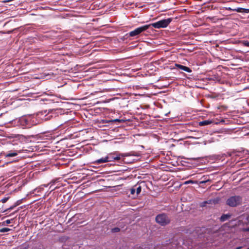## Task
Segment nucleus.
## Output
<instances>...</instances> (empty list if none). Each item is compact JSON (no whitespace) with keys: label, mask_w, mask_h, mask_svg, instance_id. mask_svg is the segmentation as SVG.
<instances>
[{"label":"nucleus","mask_w":249,"mask_h":249,"mask_svg":"<svg viewBox=\"0 0 249 249\" xmlns=\"http://www.w3.org/2000/svg\"><path fill=\"white\" fill-rule=\"evenodd\" d=\"M156 222L161 226H165L170 224L171 218L169 215L166 213H161L155 217Z\"/></svg>","instance_id":"nucleus-1"},{"label":"nucleus","mask_w":249,"mask_h":249,"mask_svg":"<svg viewBox=\"0 0 249 249\" xmlns=\"http://www.w3.org/2000/svg\"><path fill=\"white\" fill-rule=\"evenodd\" d=\"M172 21V18H168L167 19L160 20L155 23L150 24L148 25H150V27L152 26L154 28L157 29L165 28L168 26V25L171 23Z\"/></svg>","instance_id":"nucleus-2"},{"label":"nucleus","mask_w":249,"mask_h":249,"mask_svg":"<svg viewBox=\"0 0 249 249\" xmlns=\"http://www.w3.org/2000/svg\"><path fill=\"white\" fill-rule=\"evenodd\" d=\"M242 198L239 196H232L229 198L226 201V204L230 207H234L241 204Z\"/></svg>","instance_id":"nucleus-3"},{"label":"nucleus","mask_w":249,"mask_h":249,"mask_svg":"<svg viewBox=\"0 0 249 249\" xmlns=\"http://www.w3.org/2000/svg\"><path fill=\"white\" fill-rule=\"evenodd\" d=\"M150 27V25H145L144 26L139 27L136 29H135L134 30L128 33L129 36H138L140 35L141 33H142L143 32H144L148 29H149Z\"/></svg>","instance_id":"nucleus-4"},{"label":"nucleus","mask_w":249,"mask_h":249,"mask_svg":"<svg viewBox=\"0 0 249 249\" xmlns=\"http://www.w3.org/2000/svg\"><path fill=\"white\" fill-rule=\"evenodd\" d=\"M18 123L19 125L23 128H30L32 125L31 123V120L24 117H21L19 119Z\"/></svg>","instance_id":"nucleus-5"},{"label":"nucleus","mask_w":249,"mask_h":249,"mask_svg":"<svg viewBox=\"0 0 249 249\" xmlns=\"http://www.w3.org/2000/svg\"><path fill=\"white\" fill-rule=\"evenodd\" d=\"M123 154H117L116 153H110L107 155L108 161H112L114 160H118L121 159V157H124Z\"/></svg>","instance_id":"nucleus-6"},{"label":"nucleus","mask_w":249,"mask_h":249,"mask_svg":"<svg viewBox=\"0 0 249 249\" xmlns=\"http://www.w3.org/2000/svg\"><path fill=\"white\" fill-rule=\"evenodd\" d=\"M175 67L179 69L183 70L184 71H185L187 72H191L192 71V70L191 69H190L189 67H187L185 66H183L180 64H176Z\"/></svg>","instance_id":"nucleus-7"},{"label":"nucleus","mask_w":249,"mask_h":249,"mask_svg":"<svg viewBox=\"0 0 249 249\" xmlns=\"http://www.w3.org/2000/svg\"><path fill=\"white\" fill-rule=\"evenodd\" d=\"M18 155V153L16 151H9L6 153H4L3 155L5 158H9L16 156Z\"/></svg>","instance_id":"nucleus-8"},{"label":"nucleus","mask_w":249,"mask_h":249,"mask_svg":"<svg viewBox=\"0 0 249 249\" xmlns=\"http://www.w3.org/2000/svg\"><path fill=\"white\" fill-rule=\"evenodd\" d=\"M233 11H236L239 13H249V9H245L243 8H238L237 9H234Z\"/></svg>","instance_id":"nucleus-9"},{"label":"nucleus","mask_w":249,"mask_h":249,"mask_svg":"<svg viewBox=\"0 0 249 249\" xmlns=\"http://www.w3.org/2000/svg\"><path fill=\"white\" fill-rule=\"evenodd\" d=\"M108 162V160H107V156L105 158H102L100 159L96 160L94 162V163H97V164H101L102 163H105V162Z\"/></svg>","instance_id":"nucleus-10"},{"label":"nucleus","mask_w":249,"mask_h":249,"mask_svg":"<svg viewBox=\"0 0 249 249\" xmlns=\"http://www.w3.org/2000/svg\"><path fill=\"white\" fill-rule=\"evenodd\" d=\"M213 122L210 120H204L200 122L199 123V125L200 126L207 125L211 124Z\"/></svg>","instance_id":"nucleus-11"},{"label":"nucleus","mask_w":249,"mask_h":249,"mask_svg":"<svg viewBox=\"0 0 249 249\" xmlns=\"http://www.w3.org/2000/svg\"><path fill=\"white\" fill-rule=\"evenodd\" d=\"M231 215L230 214H223L220 217V220L221 221H225L230 218Z\"/></svg>","instance_id":"nucleus-12"},{"label":"nucleus","mask_w":249,"mask_h":249,"mask_svg":"<svg viewBox=\"0 0 249 249\" xmlns=\"http://www.w3.org/2000/svg\"><path fill=\"white\" fill-rule=\"evenodd\" d=\"M13 220H14V219H7V220L2 222V223H0V225H1V226H5L12 223V222L13 221Z\"/></svg>","instance_id":"nucleus-13"},{"label":"nucleus","mask_w":249,"mask_h":249,"mask_svg":"<svg viewBox=\"0 0 249 249\" xmlns=\"http://www.w3.org/2000/svg\"><path fill=\"white\" fill-rule=\"evenodd\" d=\"M11 229L8 228H3L0 229V232H5L10 231Z\"/></svg>","instance_id":"nucleus-14"},{"label":"nucleus","mask_w":249,"mask_h":249,"mask_svg":"<svg viewBox=\"0 0 249 249\" xmlns=\"http://www.w3.org/2000/svg\"><path fill=\"white\" fill-rule=\"evenodd\" d=\"M120 231V228L118 227L114 228L111 229L112 232H118Z\"/></svg>","instance_id":"nucleus-15"},{"label":"nucleus","mask_w":249,"mask_h":249,"mask_svg":"<svg viewBox=\"0 0 249 249\" xmlns=\"http://www.w3.org/2000/svg\"><path fill=\"white\" fill-rule=\"evenodd\" d=\"M242 44L244 46L249 47V42L247 40H244L242 41Z\"/></svg>","instance_id":"nucleus-16"},{"label":"nucleus","mask_w":249,"mask_h":249,"mask_svg":"<svg viewBox=\"0 0 249 249\" xmlns=\"http://www.w3.org/2000/svg\"><path fill=\"white\" fill-rule=\"evenodd\" d=\"M136 193L137 195H139L142 190V188L141 186H139L136 189Z\"/></svg>","instance_id":"nucleus-17"},{"label":"nucleus","mask_w":249,"mask_h":249,"mask_svg":"<svg viewBox=\"0 0 249 249\" xmlns=\"http://www.w3.org/2000/svg\"><path fill=\"white\" fill-rule=\"evenodd\" d=\"M130 193L131 195H134L135 193L136 189L134 188H132L130 189Z\"/></svg>","instance_id":"nucleus-18"},{"label":"nucleus","mask_w":249,"mask_h":249,"mask_svg":"<svg viewBox=\"0 0 249 249\" xmlns=\"http://www.w3.org/2000/svg\"><path fill=\"white\" fill-rule=\"evenodd\" d=\"M8 198L9 197H4L1 200V201L2 203H5L8 200Z\"/></svg>","instance_id":"nucleus-19"},{"label":"nucleus","mask_w":249,"mask_h":249,"mask_svg":"<svg viewBox=\"0 0 249 249\" xmlns=\"http://www.w3.org/2000/svg\"><path fill=\"white\" fill-rule=\"evenodd\" d=\"M209 181V179H208L207 180H202V181H200V184H204V183H205L206 182H208Z\"/></svg>","instance_id":"nucleus-20"},{"label":"nucleus","mask_w":249,"mask_h":249,"mask_svg":"<svg viewBox=\"0 0 249 249\" xmlns=\"http://www.w3.org/2000/svg\"><path fill=\"white\" fill-rule=\"evenodd\" d=\"M20 204V201L18 200V201H17V202L15 203V204L14 205V207H16L17 206L19 205Z\"/></svg>","instance_id":"nucleus-21"},{"label":"nucleus","mask_w":249,"mask_h":249,"mask_svg":"<svg viewBox=\"0 0 249 249\" xmlns=\"http://www.w3.org/2000/svg\"><path fill=\"white\" fill-rule=\"evenodd\" d=\"M226 9L228 10L232 11H233V10H234V9H232L231 7H227V8H226Z\"/></svg>","instance_id":"nucleus-22"},{"label":"nucleus","mask_w":249,"mask_h":249,"mask_svg":"<svg viewBox=\"0 0 249 249\" xmlns=\"http://www.w3.org/2000/svg\"><path fill=\"white\" fill-rule=\"evenodd\" d=\"M190 182L193 183V181H192V180L187 181H186V182H185V184H188V183H190Z\"/></svg>","instance_id":"nucleus-23"},{"label":"nucleus","mask_w":249,"mask_h":249,"mask_svg":"<svg viewBox=\"0 0 249 249\" xmlns=\"http://www.w3.org/2000/svg\"><path fill=\"white\" fill-rule=\"evenodd\" d=\"M191 159H193V160H197L198 159H199V158H191Z\"/></svg>","instance_id":"nucleus-24"},{"label":"nucleus","mask_w":249,"mask_h":249,"mask_svg":"<svg viewBox=\"0 0 249 249\" xmlns=\"http://www.w3.org/2000/svg\"><path fill=\"white\" fill-rule=\"evenodd\" d=\"M15 207H14V206H11V207H10L9 208V209L12 210V209H13L14 208H15Z\"/></svg>","instance_id":"nucleus-25"},{"label":"nucleus","mask_w":249,"mask_h":249,"mask_svg":"<svg viewBox=\"0 0 249 249\" xmlns=\"http://www.w3.org/2000/svg\"><path fill=\"white\" fill-rule=\"evenodd\" d=\"M246 231H249V227L246 230Z\"/></svg>","instance_id":"nucleus-26"},{"label":"nucleus","mask_w":249,"mask_h":249,"mask_svg":"<svg viewBox=\"0 0 249 249\" xmlns=\"http://www.w3.org/2000/svg\"><path fill=\"white\" fill-rule=\"evenodd\" d=\"M241 248V247H238L236 248V249H240Z\"/></svg>","instance_id":"nucleus-27"},{"label":"nucleus","mask_w":249,"mask_h":249,"mask_svg":"<svg viewBox=\"0 0 249 249\" xmlns=\"http://www.w3.org/2000/svg\"><path fill=\"white\" fill-rule=\"evenodd\" d=\"M56 188V187H55V188H54L53 189H52V191H53V190H55Z\"/></svg>","instance_id":"nucleus-28"},{"label":"nucleus","mask_w":249,"mask_h":249,"mask_svg":"<svg viewBox=\"0 0 249 249\" xmlns=\"http://www.w3.org/2000/svg\"><path fill=\"white\" fill-rule=\"evenodd\" d=\"M206 203L210 204L211 202H208L207 201H206Z\"/></svg>","instance_id":"nucleus-29"},{"label":"nucleus","mask_w":249,"mask_h":249,"mask_svg":"<svg viewBox=\"0 0 249 249\" xmlns=\"http://www.w3.org/2000/svg\"><path fill=\"white\" fill-rule=\"evenodd\" d=\"M247 249H249V248Z\"/></svg>","instance_id":"nucleus-30"}]
</instances>
